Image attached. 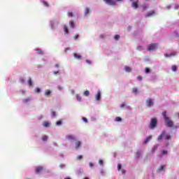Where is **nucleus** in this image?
I'll list each match as a JSON object with an SVG mask.
<instances>
[{
    "instance_id": "f257e3e1",
    "label": "nucleus",
    "mask_w": 179,
    "mask_h": 179,
    "mask_svg": "<svg viewBox=\"0 0 179 179\" xmlns=\"http://www.w3.org/2000/svg\"><path fill=\"white\" fill-rule=\"evenodd\" d=\"M162 115L164 118L165 122L166 124V127L169 128H171L174 125V122L170 120L169 117H167V111L164 110L162 112Z\"/></svg>"
},
{
    "instance_id": "f03ea898",
    "label": "nucleus",
    "mask_w": 179,
    "mask_h": 179,
    "mask_svg": "<svg viewBox=\"0 0 179 179\" xmlns=\"http://www.w3.org/2000/svg\"><path fill=\"white\" fill-rule=\"evenodd\" d=\"M157 125V119L156 118H152L151 122L149 125V128L150 129H155L156 128V126Z\"/></svg>"
},
{
    "instance_id": "7ed1b4c3",
    "label": "nucleus",
    "mask_w": 179,
    "mask_h": 179,
    "mask_svg": "<svg viewBox=\"0 0 179 179\" xmlns=\"http://www.w3.org/2000/svg\"><path fill=\"white\" fill-rule=\"evenodd\" d=\"M163 136L166 141H169V139L171 138L170 135L166 134V131H162V134L158 136V141H161Z\"/></svg>"
},
{
    "instance_id": "20e7f679",
    "label": "nucleus",
    "mask_w": 179,
    "mask_h": 179,
    "mask_svg": "<svg viewBox=\"0 0 179 179\" xmlns=\"http://www.w3.org/2000/svg\"><path fill=\"white\" fill-rule=\"evenodd\" d=\"M157 48V43H152L148 45V51H155Z\"/></svg>"
},
{
    "instance_id": "39448f33",
    "label": "nucleus",
    "mask_w": 179,
    "mask_h": 179,
    "mask_svg": "<svg viewBox=\"0 0 179 179\" xmlns=\"http://www.w3.org/2000/svg\"><path fill=\"white\" fill-rule=\"evenodd\" d=\"M43 170H44V168L43 166L36 167V174H40V173H41V171H43Z\"/></svg>"
},
{
    "instance_id": "423d86ee",
    "label": "nucleus",
    "mask_w": 179,
    "mask_h": 179,
    "mask_svg": "<svg viewBox=\"0 0 179 179\" xmlns=\"http://www.w3.org/2000/svg\"><path fill=\"white\" fill-rule=\"evenodd\" d=\"M146 103H147L148 107H152V106H153V99H148Z\"/></svg>"
},
{
    "instance_id": "0eeeda50",
    "label": "nucleus",
    "mask_w": 179,
    "mask_h": 179,
    "mask_svg": "<svg viewBox=\"0 0 179 179\" xmlns=\"http://www.w3.org/2000/svg\"><path fill=\"white\" fill-rule=\"evenodd\" d=\"M106 1V3H108V5H115V1L114 0H104Z\"/></svg>"
},
{
    "instance_id": "6e6552de",
    "label": "nucleus",
    "mask_w": 179,
    "mask_h": 179,
    "mask_svg": "<svg viewBox=\"0 0 179 179\" xmlns=\"http://www.w3.org/2000/svg\"><path fill=\"white\" fill-rule=\"evenodd\" d=\"M101 99V92H100V91H98L97 94L96 95V100H97V101H99Z\"/></svg>"
},
{
    "instance_id": "1a4fd4ad",
    "label": "nucleus",
    "mask_w": 179,
    "mask_h": 179,
    "mask_svg": "<svg viewBox=\"0 0 179 179\" xmlns=\"http://www.w3.org/2000/svg\"><path fill=\"white\" fill-rule=\"evenodd\" d=\"M131 6L133 8H134V9H138V8L139 7V6L138 4V1L133 2L132 4H131Z\"/></svg>"
},
{
    "instance_id": "9d476101",
    "label": "nucleus",
    "mask_w": 179,
    "mask_h": 179,
    "mask_svg": "<svg viewBox=\"0 0 179 179\" xmlns=\"http://www.w3.org/2000/svg\"><path fill=\"white\" fill-rule=\"evenodd\" d=\"M66 139H69V141H75L76 138L73 135H67L66 136Z\"/></svg>"
},
{
    "instance_id": "9b49d317",
    "label": "nucleus",
    "mask_w": 179,
    "mask_h": 179,
    "mask_svg": "<svg viewBox=\"0 0 179 179\" xmlns=\"http://www.w3.org/2000/svg\"><path fill=\"white\" fill-rule=\"evenodd\" d=\"M82 145V142L80 141H76V149H79Z\"/></svg>"
},
{
    "instance_id": "f8f14e48",
    "label": "nucleus",
    "mask_w": 179,
    "mask_h": 179,
    "mask_svg": "<svg viewBox=\"0 0 179 179\" xmlns=\"http://www.w3.org/2000/svg\"><path fill=\"white\" fill-rule=\"evenodd\" d=\"M74 58H76V59H82V55H80V54H76L75 53L73 55Z\"/></svg>"
},
{
    "instance_id": "ddd939ff",
    "label": "nucleus",
    "mask_w": 179,
    "mask_h": 179,
    "mask_svg": "<svg viewBox=\"0 0 179 179\" xmlns=\"http://www.w3.org/2000/svg\"><path fill=\"white\" fill-rule=\"evenodd\" d=\"M153 15H155V10H152L150 11L147 13V15H145L146 17H149L150 16H153Z\"/></svg>"
},
{
    "instance_id": "4468645a",
    "label": "nucleus",
    "mask_w": 179,
    "mask_h": 179,
    "mask_svg": "<svg viewBox=\"0 0 179 179\" xmlns=\"http://www.w3.org/2000/svg\"><path fill=\"white\" fill-rule=\"evenodd\" d=\"M64 34H69V30L68 29V27L66 25L64 26Z\"/></svg>"
},
{
    "instance_id": "2eb2a0df",
    "label": "nucleus",
    "mask_w": 179,
    "mask_h": 179,
    "mask_svg": "<svg viewBox=\"0 0 179 179\" xmlns=\"http://www.w3.org/2000/svg\"><path fill=\"white\" fill-rule=\"evenodd\" d=\"M35 51H36L37 54H38L39 55H43V54H44V52H43V50H41V49H36Z\"/></svg>"
},
{
    "instance_id": "dca6fc26",
    "label": "nucleus",
    "mask_w": 179,
    "mask_h": 179,
    "mask_svg": "<svg viewBox=\"0 0 179 179\" xmlns=\"http://www.w3.org/2000/svg\"><path fill=\"white\" fill-rule=\"evenodd\" d=\"M43 125L45 128H48V127H50V122H43Z\"/></svg>"
},
{
    "instance_id": "f3484780",
    "label": "nucleus",
    "mask_w": 179,
    "mask_h": 179,
    "mask_svg": "<svg viewBox=\"0 0 179 179\" xmlns=\"http://www.w3.org/2000/svg\"><path fill=\"white\" fill-rule=\"evenodd\" d=\"M41 3L46 6L47 8H48L50 6V5L48 4V3L44 0H41Z\"/></svg>"
},
{
    "instance_id": "a211bd4d",
    "label": "nucleus",
    "mask_w": 179,
    "mask_h": 179,
    "mask_svg": "<svg viewBox=\"0 0 179 179\" xmlns=\"http://www.w3.org/2000/svg\"><path fill=\"white\" fill-rule=\"evenodd\" d=\"M157 148H158L157 145H154L152 148V153H155V152H156V150H157Z\"/></svg>"
},
{
    "instance_id": "6ab92c4d",
    "label": "nucleus",
    "mask_w": 179,
    "mask_h": 179,
    "mask_svg": "<svg viewBox=\"0 0 179 179\" xmlns=\"http://www.w3.org/2000/svg\"><path fill=\"white\" fill-rule=\"evenodd\" d=\"M143 8V10H146V9H148V4H146V3H144L142 6Z\"/></svg>"
},
{
    "instance_id": "aec40b11",
    "label": "nucleus",
    "mask_w": 179,
    "mask_h": 179,
    "mask_svg": "<svg viewBox=\"0 0 179 179\" xmlns=\"http://www.w3.org/2000/svg\"><path fill=\"white\" fill-rule=\"evenodd\" d=\"M152 139V136H148L144 141V143H148V142H149V141H150Z\"/></svg>"
},
{
    "instance_id": "412c9836",
    "label": "nucleus",
    "mask_w": 179,
    "mask_h": 179,
    "mask_svg": "<svg viewBox=\"0 0 179 179\" xmlns=\"http://www.w3.org/2000/svg\"><path fill=\"white\" fill-rule=\"evenodd\" d=\"M51 94V90H47L45 92V96H50Z\"/></svg>"
},
{
    "instance_id": "4be33fe9",
    "label": "nucleus",
    "mask_w": 179,
    "mask_h": 179,
    "mask_svg": "<svg viewBox=\"0 0 179 179\" xmlns=\"http://www.w3.org/2000/svg\"><path fill=\"white\" fill-rule=\"evenodd\" d=\"M125 71L126 72H131L132 71V69L129 66H125Z\"/></svg>"
},
{
    "instance_id": "5701e85b",
    "label": "nucleus",
    "mask_w": 179,
    "mask_h": 179,
    "mask_svg": "<svg viewBox=\"0 0 179 179\" xmlns=\"http://www.w3.org/2000/svg\"><path fill=\"white\" fill-rule=\"evenodd\" d=\"M69 24L71 26V27H72V29H73V27H75V22H73V21H70L69 22Z\"/></svg>"
},
{
    "instance_id": "b1692460",
    "label": "nucleus",
    "mask_w": 179,
    "mask_h": 179,
    "mask_svg": "<svg viewBox=\"0 0 179 179\" xmlns=\"http://www.w3.org/2000/svg\"><path fill=\"white\" fill-rule=\"evenodd\" d=\"M28 85H29V86H33V81L31 80V78L29 79Z\"/></svg>"
},
{
    "instance_id": "393cba45",
    "label": "nucleus",
    "mask_w": 179,
    "mask_h": 179,
    "mask_svg": "<svg viewBox=\"0 0 179 179\" xmlns=\"http://www.w3.org/2000/svg\"><path fill=\"white\" fill-rule=\"evenodd\" d=\"M173 55H176V53H171V54H170V55H169V54H165V57H166V58H169V57H173Z\"/></svg>"
},
{
    "instance_id": "a878e982",
    "label": "nucleus",
    "mask_w": 179,
    "mask_h": 179,
    "mask_svg": "<svg viewBox=\"0 0 179 179\" xmlns=\"http://www.w3.org/2000/svg\"><path fill=\"white\" fill-rule=\"evenodd\" d=\"M47 139H48V136H43L42 137V141H43V142H45V141H47Z\"/></svg>"
},
{
    "instance_id": "bb28decb",
    "label": "nucleus",
    "mask_w": 179,
    "mask_h": 179,
    "mask_svg": "<svg viewBox=\"0 0 179 179\" xmlns=\"http://www.w3.org/2000/svg\"><path fill=\"white\" fill-rule=\"evenodd\" d=\"M76 98H77V100H78V101H82V96H80V95L77 94Z\"/></svg>"
},
{
    "instance_id": "cd10ccee",
    "label": "nucleus",
    "mask_w": 179,
    "mask_h": 179,
    "mask_svg": "<svg viewBox=\"0 0 179 179\" xmlns=\"http://www.w3.org/2000/svg\"><path fill=\"white\" fill-rule=\"evenodd\" d=\"M90 13V10L89 8H85V15H89Z\"/></svg>"
},
{
    "instance_id": "c85d7f7f",
    "label": "nucleus",
    "mask_w": 179,
    "mask_h": 179,
    "mask_svg": "<svg viewBox=\"0 0 179 179\" xmlns=\"http://www.w3.org/2000/svg\"><path fill=\"white\" fill-rule=\"evenodd\" d=\"M164 170V166L162 165L159 169L158 171H163Z\"/></svg>"
},
{
    "instance_id": "c756f323",
    "label": "nucleus",
    "mask_w": 179,
    "mask_h": 179,
    "mask_svg": "<svg viewBox=\"0 0 179 179\" xmlns=\"http://www.w3.org/2000/svg\"><path fill=\"white\" fill-rule=\"evenodd\" d=\"M115 121H117V122H120V121H122V119L120 117H116Z\"/></svg>"
},
{
    "instance_id": "7c9ffc66",
    "label": "nucleus",
    "mask_w": 179,
    "mask_h": 179,
    "mask_svg": "<svg viewBox=\"0 0 179 179\" xmlns=\"http://www.w3.org/2000/svg\"><path fill=\"white\" fill-rule=\"evenodd\" d=\"M172 71H173V72H176V71H177V66L176 65L172 66Z\"/></svg>"
},
{
    "instance_id": "2f4dec72",
    "label": "nucleus",
    "mask_w": 179,
    "mask_h": 179,
    "mask_svg": "<svg viewBox=\"0 0 179 179\" xmlns=\"http://www.w3.org/2000/svg\"><path fill=\"white\" fill-rule=\"evenodd\" d=\"M56 124L57 126H59V125H62V120H59L56 122Z\"/></svg>"
},
{
    "instance_id": "473e14b6",
    "label": "nucleus",
    "mask_w": 179,
    "mask_h": 179,
    "mask_svg": "<svg viewBox=\"0 0 179 179\" xmlns=\"http://www.w3.org/2000/svg\"><path fill=\"white\" fill-rule=\"evenodd\" d=\"M90 94V93L89 92L88 90H86V91L84 92V96H89Z\"/></svg>"
},
{
    "instance_id": "72a5a7b5",
    "label": "nucleus",
    "mask_w": 179,
    "mask_h": 179,
    "mask_svg": "<svg viewBox=\"0 0 179 179\" xmlns=\"http://www.w3.org/2000/svg\"><path fill=\"white\" fill-rule=\"evenodd\" d=\"M133 93H135V94L138 93V88L134 87L133 88Z\"/></svg>"
},
{
    "instance_id": "f704fd0d",
    "label": "nucleus",
    "mask_w": 179,
    "mask_h": 179,
    "mask_svg": "<svg viewBox=\"0 0 179 179\" xmlns=\"http://www.w3.org/2000/svg\"><path fill=\"white\" fill-rule=\"evenodd\" d=\"M68 16H69V17H73V13L72 12H69Z\"/></svg>"
},
{
    "instance_id": "c9c22d12",
    "label": "nucleus",
    "mask_w": 179,
    "mask_h": 179,
    "mask_svg": "<svg viewBox=\"0 0 179 179\" xmlns=\"http://www.w3.org/2000/svg\"><path fill=\"white\" fill-rule=\"evenodd\" d=\"M137 50H138V51H142V50H143V46H138V48H137Z\"/></svg>"
},
{
    "instance_id": "e433bc0d",
    "label": "nucleus",
    "mask_w": 179,
    "mask_h": 179,
    "mask_svg": "<svg viewBox=\"0 0 179 179\" xmlns=\"http://www.w3.org/2000/svg\"><path fill=\"white\" fill-rule=\"evenodd\" d=\"M77 159H78V160H82V159H83V157L82 155H78L77 157Z\"/></svg>"
},
{
    "instance_id": "4c0bfd02",
    "label": "nucleus",
    "mask_w": 179,
    "mask_h": 179,
    "mask_svg": "<svg viewBox=\"0 0 179 179\" xmlns=\"http://www.w3.org/2000/svg\"><path fill=\"white\" fill-rule=\"evenodd\" d=\"M114 38L115 40H120V35H115Z\"/></svg>"
},
{
    "instance_id": "58836bf2",
    "label": "nucleus",
    "mask_w": 179,
    "mask_h": 179,
    "mask_svg": "<svg viewBox=\"0 0 179 179\" xmlns=\"http://www.w3.org/2000/svg\"><path fill=\"white\" fill-rule=\"evenodd\" d=\"M51 115L52 117H55L57 115V113L55 111H52Z\"/></svg>"
},
{
    "instance_id": "ea45409f",
    "label": "nucleus",
    "mask_w": 179,
    "mask_h": 179,
    "mask_svg": "<svg viewBox=\"0 0 179 179\" xmlns=\"http://www.w3.org/2000/svg\"><path fill=\"white\" fill-rule=\"evenodd\" d=\"M150 72V69L149 68H145V73H149Z\"/></svg>"
},
{
    "instance_id": "a19ab883",
    "label": "nucleus",
    "mask_w": 179,
    "mask_h": 179,
    "mask_svg": "<svg viewBox=\"0 0 179 179\" xmlns=\"http://www.w3.org/2000/svg\"><path fill=\"white\" fill-rule=\"evenodd\" d=\"M83 121H84V122H85L86 124H87V122H88L87 118H86V117H83Z\"/></svg>"
},
{
    "instance_id": "79ce46f5",
    "label": "nucleus",
    "mask_w": 179,
    "mask_h": 179,
    "mask_svg": "<svg viewBox=\"0 0 179 179\" xmlns=\"http://www.w3.org/2000/svg\"><path fill=\"white\" fill-rule=\"evenodd\" d=\"M35 92L36 93H40V92H41V90H40V88H36Z\"/></svg>"
},
{
    "instance_id": "37998d69",
    "label": "nucleus",
    "mask_w": 179,
    "mask_h": 179,
    "mask_svg": "<svg viewBox=\"0 0 179 179\" xmlns=\"http://www.w3.org/2000/svg\"><path fill=\"white\" fill-rule=\"evenodd\" d=\"M103 160H101V159H100L99 161V164L101 165V166H103Z\"/></svg>"
},
{
    "instance_id": "c03bdc74",
    "label": "nucleus",
    "mask_w": 179,
    "mask_h": 179,
    "mask_svg": "<svg viewBox=\"0 0 179 179\" xmlns=\"http://www.w3.org/2000/svg\"><path fill=\"white\" fill-rule=\"evenodd\" d=\"M117 170H118V171H120V170H121V164H117Z\"/></svg>"
},
{
    "instance_id": "a18cd8bd",
    "label": "nucleus",
    "mask_w": 179,
    "mask_h": 179,
    "mask_svg": "<svg viewBox=\"0 0 179 179\" xmlns=\"http://www.w3.org/2000/svg\"><path fill=\"white\" fill-rule=\"evenodd\" d=\"M136 156H137V157H141V151L137 152Z\"/></svg>"
},
{
    "instance_id": "49530a36",
    "label": "nucleus",
    "mask_w": 179,
    "mask_h": 179,
    "mask_svg": "<svg viewBox=\"0 0 179 179\" xmlns=\"http://www.w3.org/2000/svg\"><path fill=\"white\" fill-rule=\"evenodd\" d=\"M74 38L75 40H78L79 38V34H76V36H74Z\"/></svg>"
},
{
    "instance_id": "de8ad7c7",
    "label": "nucleus",
    "mask_w": 179,
    "mask_h": 179,
    "mask_svg": "<svg viewBox=\"0 0 179 179\" xmlns=\"http://www.w3.org/2000/svg\"><path fill=\"white\" fill-rule=\"evenodd\" d=\"M162 155H167L168 152L166 150H162Z\"/></svg>"
},
{
    "instance_id": "09e8293b",
    "label": "nucleus",
    "mask_w": 179,
    "mask_h": 179,
    "mask_svg": "<svg viewBox=\"0 0 179 179\" xmlns=\"http://www.w3.org/2000/svg\"><path fill=\"white\" fill-rule=\"evenodd\" d=\"M59 167H60V169H64V167H65V164H61L59 165Z\"/></svg>"
},
{
    "instance_id": "8fccbe9b",
    "label": "nucleus",
    "mask_w": 179,
    "mask_h": 179,
    "mask_svg": "<svg viewBox=\"0 0 179 179\" xmlns=\"http://www.w3.org/2000/svg\"><path fill=\"white\" fill-rule=\"evenodd\" d=\"M20 80L21 83H24V82H25L24 79H23V78H20Z\"/></svg>"
},
{
    "instance_id": "3c124183",
    "label": "nucleus",
    "mask_w": 179,
    "mask_h": 179,
    "mask_svg": "<svg viewBox=\"0 0 179 179\" xmlns=\"http://www.w3.org/2000/svg\"><path fill=\"white\" fill-rule=\"evenodd\" d=\"M94 166V164L92 162H90V167H93Z\"/></svg>"
},
{
    "instance_id": "603ef678",
    "label": "nucleus",
    "mask_w": 179,
    "mask_h": 179,
    "mask_svg": "<svg viewBox=\"0 0 179 179\" xmlns=\"http://www.w3.org/2000/svg\"><path fill=\"white\" fill-rule=\"evenodd\" d=\"M121 108H124V107H125V103H122L121 106H120Z\"/></svg>"
},
{
    "instance_id": "864d4df0",
    "label": "nucleus",
    "mask_w": 179,
    "mask_h": 179,
    "mask_svg": "<svg viewBox=\"0 0 179 179\" xmlns=\"http://www.w3.org/2000/svg\"><path fill=\"white\" fill-rule=\"evenodd\" d=\"M137 79H138V80H142V77L138 76V77H137Z\"/></svg>"
},
{
    "instance_id": "5fc2aeb1",
    "label": "nucleus",
    "mask_w": 179,
    "mask_h": 179,
    "mask_svg": "<svg viewBox=\"0 0 179 179\" xmlns=\"http://www.w3.org/2000/svg\"><path fill=\"white\" fill-rule=\"evenodd\" d=\"M87 64H92V62H90V60H86Z\"/></svg>"
},
{
    "instance_id": "6e6d98bb",
    "label": "nucleus",
    "mask_w": 179,
    "mask_h": 179,
    "mask_svg": "<svg viewBox=\"0 0 179 179\" xmlns=\"http://www.w3.org/2000/svg\"><path fill=\"white\" fill-rule=\"evenodd\" d=\"M122 174H125V170L122 169Z\"/></svg>"
},
{
    "instance_id": "4d7b16f0",
    "label": "nucleus",
    "mask_w": 179,
    "mask_h": 179,
    "mask_svg": "<svg viewBox=\"0 0 179 179\" xmlns=\"http://www.w3.org/2000/svg\"><path fill=\"white\" fill-rule=\"evenodd\" d=\"M56 68H58L59 66V64H55Z\"/></svg>"
},
{
    "instance_id": "13d9d810",
    "label": "nucleus",
    "mask_w": 179,
    "mask_h": 179,
    "mask_svg": "<svg viewBox=\"0 0 179 179\" xmlns=\"http://www.w3.org/2000/svg\"><path fill=\"white\" fill-rule=\"evenodd\" d=\"M70 50V48H66L65 51L66 52V51H68V50Z\"/></svg>"
},
{
    "instance_id": "bf43d9fd",
    "label": "nucleus",
    "mask_w": 179,
    "mask_h": 179,
    "mask_svg": "<svg viewBox=\"0 0 179 179\" xmlns=\"http://www.w3.org/2000/svg\"><path fill=\"white\" fill-rule=\"evenodd\" d=\"M51 26H52V29H54V24L53 23L51 24Z\"/></svg>"
},
{
    "instance_id": "052dcab7",
    "label": "nucleus",
    "mask_w": 179,
    "mask_h": 179,
    "mask_svg": "<svg viewBox=\"0 0 179 179\" xmlns=\"http://www.w3.org/2000/svg\"><path fill=\"white\" fill-rule=\"evenodd\" d=\"M178 8H179V6H176L175 7V9H178Z\"/></svg>"
},
{
    "instance_id": "680f3d73",
    "label": "nucleus",
    "mask_w": 179,
    "mask_h": 179,
    "mask_svg": "<svg viewBox=\"0 0 179 179\" xmlns=\"http://www.w3.org/2000/svg\"><path fill=\"white\" fill-rule=\"evenodd\" d=\"M54 73H55V75H57L58 73V71L57 72L55 71Z\"/></svg>"
},
{
    "instance_id": "e2e57ef3",
    "label": "nucleus",
    "mask_w": 179,
    "mask_h": 179,
    "mask_svg": "<svg viewBox=\"0 0 179 179\" xmlns=\"http://www.w3.org/2000/svg\"><path fill=\"white\" fill-rule=\"evenodd\" d=\"M117 2H121L122 0H116Z\"/></svg>"
},
{
    "instance_id": "0e129e2a",
    "label": "nucleus",
    "mask_w": 179,
    "mask_h": 179,
    "mask_svg": "<svg viewBox=\"0 0 179 179\" xmlns=\"http://www.w3.org/2000/svg\"><path fill=\"white\" fill-rule=\"evenodd\" d=\"M65 179H71V178H65Z\"/></svg>"
},
{
    "instance_id": "69168bd1",
    "label": "nucleus",
    "mask_w": 179,
    "mask_h": 179,
    "mask_svg": "<svg viewBox=\"0 0 179 179\" xmlns=\"http://www.w3.org/2000/svg\"><path fill=\"white\" fill-rule=\"evenodd\" d=\"M84 179H89V178H85Z\"/></svg>"
},
{
    "instance_id": "338daca9",
    "label": "nucleus",
    "mask_w": 179,
    "mask_h": 179,
    "mask_svg": "<svg viewBox=\"0 0 179 179\" xmlns=\"http://www.w3.org/2000/svg\"><path fill=\"white\" fill-rule=\"evenodd\" d=\"M159 157H162V156H161V155H159Z\"/></svg>"
},
{
    "instance_id": "774afa93",
    "label": "nucleus",
    "mask_w": 179,
    "mask_h": 179,
    "mask_svg": "<svg viewBox=\"0 0 179 179\" xmlns=\"http://www.w3.org/2000/svg\"><path fill=\"white\" fill-rule=\"evenodd\" d=\"M145 1H149V0H145Z\"/></svg>"
}]
</instances>
